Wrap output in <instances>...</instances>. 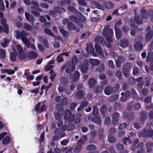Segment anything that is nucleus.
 Here are the masks:
<instances>
[{"label": "nucleus", "instance_id": "0e129e2a", "mask_svg": "<svg viewBox=\"0 0 153 153\" xmlns=\"http://www.w3.org/2000/svg\"><path fill=\"white\" fill-rule=\"evenodd\" d=\"M149 16L151 17L150 18V21L151 22H153V9L149 10L148 11Z\"/></svg>", "mask_w": 153, "mask_h": 153}, {"label": "nucleus", "instance_id": "6ab92c4d", "mask_svg": "<svg viewBox=\"0 0 153 153\" xmlns=\"http://www.w3.org/2000/svg\"><path fill=\"white\" fill-rule=\"evenodd\" d=\"M141 16L143 19H147L149 18L148 12L144 8H142L140 10Z\"/></svg>", "mask_w": 153, "mask_h": 153}, {"label": "nucleus", "instance_id": "e2e57ef3", "mask_svg": "<svg viewBox=\"0 0 153 153\" xmlns=\"http://www.w3.org/2000/svg\"><path fill=\"white\" fill-rule=\"evenodd\" d=\"M55 119L57 120H59L61 119V115L57 111H55L53 113Z\"/></svg>", "mask_w": 153, "mask_h": 153}, {"label": "nucleus", "instance_id": "f3484780", "mask_svg": "<svg viewBox=\"0 0 153 153\" xmlns=\"http://www.w3.org/2000/svg\"><path fill=\"white\" fill-rule=\"evenodd\" d=\"M124 117L128 120H131L134 118V113L132 112L128 113H125L124 114Z\"/></svg>", "mask_w": 153, "mask_h": 153}, {"label": "nucleus", "instance_id": "13d9d810", "mask_svg": "<svg viewBox=\"0 0 153 153\" xmlns=\"http://www.w3.org/2000/svg\"><path fill=\"white\" fill-rule=\"evenodd\" d=\"M69 19L74 23H76L79 20V19L77 16H71L69 17Z\"/></svg>", "mask_w": 153, "mask_h": 153}, {"label": "nucleus", "instance_id": "9d476101", "mask_svg": "<svg viewBox=\"0 0 153 153\" xmlns=\"http://www.w3.org/2000/svg\"><path fill=\"white\" fill-rule=\"evenodd\" d=\"M147 113L145 111H142L139 115V120L141 123H144L148 118Z\"/></svg>", "mask_w": 153, "mask_h": 153}, {"label": "nucleus", "instance_id": "6e6552de", "mask_svg": "<svg viewBox=\"0 0 153 153\" xmlns=\"http://www.w3.org/2000/svg\"><path fill=\"white\" fill-rule=\"evenodd\" d=\"M66 68L65 69V72L68 73H70L74 71L75 69V66L74 64H72L68 61L65 63Z\"/></svg>", "mask_w": 153, "mask_h": 153}, {"label": "nucleus", "instance_id": "37998d69", "mask_svg": "<svg viewBox=\"0 0 153 153\" xmlns=\"http://www.w3.org/2000/svg\"><path fill=\"white\" fill-rule=\"evenodd\" d=\"M108 141L110 143H113L116 141V138L112 134H110L108 136Z\"/></svg>", "mask_w": 153, "mask_h": 153}, {"label": "nucleus", "instance_id": "7ed1b4c3", "mask_svg": "<svg viewBox=\"0 0 153 153\" xmlns=\"http://www.w3.org/2000/svg\"><path fill=\"white\" fill-rule=\"evenodd\" d=\"M132 65L130 62H127L124 64L122 68V72L123 75L126 78L129 76L130 72L131 69Z\"/></svg>", "mask_w": 153, "mask_h": 153}, {"label": "nucleus", "instance_id": "5701e85b", "mask_svg": "<svg viewBox=\"0 0 153 153\" xmlns=\"http://www.w3.org/2000/svg\"><path fill=\"white\" fill-rule=\"evenodd\" d=\"M28 58L31 59H33L36 58L37 56V53L34 51H31L28 53Z\"/></svg>", "mask_w": 153, "mask_h": 153}, {"label": "nucleus", "instance_id": "f257e3e1", "mask_svg": "<svg viewBox=\"0 0 153 153\" xmlns=\"http://www.w3.org/2000/svg\"><path fill=\"white\" fill-rule=\"evenodd\" d=\"M102 34L105 37L108 42L111 43L113 42L114 37L113 30L112 28H110L109 25L104 26Z\"/></svg>", "mask_w": 153, "mask_h": 153}, {"label": "nucleus", "instance_id": "39448f33", "mask_svg": "<svg viewBox=\"0 0 153 153\" xmlns=\"http://www.w3.org/2000/svg\"><path fill=\"white\" fill-rule=\"evenodd\" d=\"M137 40L138 41L136 42L134 45V48L135 50L137 51L142 50L143 48V45L142 43L143 41L142 37L138 36L137 38Z\"/></svg>", "mask_w": 153, "mask_h": 153}, {"label": "nucleus", "instance_id": "7c9ffc66", "mask_svg": "<svg viewBox=\"0 0 153 153\" xmlns=\"http://www.w3.org/2000/svg\"><path fill=\"white\" fill-rule=\"evenodd\" d=\"M131 95L132 98L137 100H139V98L138 97L137 94L135 90L133 88L131 89Z\"/></svg>", "mask_w": 153, "mask_h": 153}, {"label": "nucleus", "instance_id": "a19ab883", "mask_svg": "<svg viewBox=\"0 0 153 153\" xmlns=\"http://www.w3.org/2000/svg\"><path fill=\"white\" fill-rule=\"evenodd\" d=\"M67 8L70 11L75 14H76L78 13L77 9L72 6L69 5L68 6Z\"/></svg>", "mask_w": 153, "mask_h": 153}, {"label": "nucleus", "instance_id": "49530a36", "mask_svg": "<svg viewBox=\"0 0 153 153\" xmlns=\"http://www.w3.org/2000/svg\"><path fill=\"white\" fill-rule=\"evenodd\" d=\"M96 149V146L93 144L89 145L87 147V149L88 151L94 150Z\"/></svg>", "mask_w": 153, "mask_h": 153}, {"label": "nucleus", "instance_id": "052dcab7", "mask_svg": "<svg viewBox=\"0 0 153 153\" xmlns=\"http://www.w3.org/2000/svg\"><path fill=\"white\" fill-rule=\"evenodd\" d=\"M116 76L119 80L122 79L123 76L121 72L120 71H117L115 73Z\"/></svg>", "mask_w": 153, "mask_h": 153}, {"label": "nucleus", "instance_id": "f8f14e48", "mask_svg": "<svg viewBox=\"0 0 153 153\" xmlns=\"http://www.w3.org/2000/svg\"><path fill=\"white\" fill-rule=\"evenodd\" d=\"M79 76V73L77 71H76L74 72V74L73 73H71L69 74V79H72L74 81H76L78 79Z\"/></svg>", "mask_w": 153, "mask_h": 153}, {"label": "nucleus", "instance_id": "4468645a", "mask_svg": "<svg viewBox=\"0 0 153 153\" xmlns=\"http://www.w3.org/2000/svg\"><path fill=\"white\" fill-rule=\"evenodd\" d=\"M25 16L27 21H29L32 25L33 24L35 19L33 15H30L28 12H26L25 13Z\"/></svg>", "mask_w": 153, "mask_h": 153}, {"label": "nucleus", "instance_id": "de8ad7c7", "mask_svg": "<svg viewBox=\"0 0 153 153\" xmlns=\"http://www.w3.org/2000/svg\"><path fill=\"white\" fill-rule=\"evenodd\" d=\"M64 118L68 120L69 122L71 123L73 122L74 120V114H72L69 116L66 117V118Z\"/></svg>", "mask_w": 153, "mask_h": 153}, {"label": "nucleus", "instance_id": "3c124183", "mask_svg": "<svg viewBox=\"0 0 153 153\" xmlns=\"http://www.w3.org/2000/svg\"><path fill=\"white\" fill-rule=\"evenodd\" d=\"M78 60L76 56H73L71 61V64H74L75 66L78 63Z\"/></svg>", "mask_w": 153, "mask_h": 153}, {"label": "nucleus", "instance_id": "473e14b6", "mask_svg": "<svg viewBox=\"0 0 153 153\" xmlns=\"http://www.w3.org/2000/svg\"><path fill=\"white\" fill-rule=\"evenodd\" d=\"M67 27L68 30L71 31L75 29V25L73 22H70L67 24Z\"/></svg>", "mask_w": 153, "mask_h": 153}, {"label": "nucleus", "instance_id": "2f4dec72", "mask_svg": "<svg viewBox=\"0 0 153 153\" xmlns=\"http://www.w3.org/2000/svg\"><path fill=\"white\" fill-rule=\"evenodd\" d=\"M146 60L148 63L153 61V56L152 52H149L148 53Z\"/></svg>", "mask_w": 153, "mask_h": 153}, {"label": "nucleus", "instance_id": "e433bc0d", "mask_svg": "<svg viewBox=\"0 0 153 153\" xmlns=\"http://www.w3.org/2000/svg\"><path fill=\"white\" fill-rule=\"evenodd\" d=\"M92 113V114L94 116H97L99 115V110L97 106L94 105L93 107Z\"/></svg>", "mask_w": 153, "mask_h": 153}, {"label": "nucleus", "instance_id": "393cba45", "mask_svg": "<svg viewBox=\"0 0 153 153\" xmlns=\"http://www.w3.org/2000/svg\"><path fill=\"white\" fill-rule=\"evenodd\" d=\"M58 4L63 6L66 5H69L71 4V0H62L58 1Z\"/></svg>", "mask_w": 153, "mask_h": 153}, {"label": "nucleus", "instance_id": "680f3d73", "mask_svg": "<svg viewBox=\"0 0 153 153\" xmlns=\"http://www.w3.org/2000/svg\"><path fill=\"white\" fill-rule=\"evenodd\" d=\"M24 28L27 30L31 31L32 30V28L31 26L29 24H25L24 25Z\"/></svg>", "mask_w": 153, "mask_h": 153}, {"label": "nucleus", "instance_id": "bb28decb", "mask_svg": "<svg viewBox=\"0 0 153 153\" xmlns=\"http://www.w3.org/2000/svg\"><path fill=\"white\" fill-rule=\"evenodd\" d=\"M134 19L135 22L138 25H140L143 22V19L140 17L138 15L134 16Z\"/></svg>", "mask_w": 153, "mask_h": 153}, {"label": "nucleus", "instance_id": "a18cd8bd", "mask_svg": "<svg viewBox=\"0 0 153 153\" xmlns=\"http://www.w3.org/2000/svg\"><path fill=\"white\" fill-rule=\"evenodd\" d=\"M10 42V41L7 38H4L3 42H2L1 44V46L4 48H6L7 46H8L7 45Z\"/></svg>", "mask_w": 153, "mask_h": 153}, {"label": "nucleus", "instance_id": "5fc2aeb1", "mask_svg": "<svg viewBox=\"0 0 153 153\" xmlns=\"http://www.w3.org/2000/svg\"><path fill=\"white\" fill-rule=\"evenodd\" d=\"M0 55L1 57L3 59L5 58L6 55L5 50L4 49H0Z\"/></svg>", "mask_w": 153, "mask_h": 153}, {"label": "nucleus", "instance_id": "79ce46f5", "mask_svg": "<svg viewBox=\"0 0 153 153\" xmlns=\"http://www.w3.org/2000/svg\"><path fill=\"white\" fill-rule=\"evenodd\" d=\"M108 108L105 105H102L100 108V112L101 113L104 115L107 111Z\"/></svg>", "mask_w": 153, "mask_h": 153}, {"label": "nucleus", "instance_id": "a211bd4d", "mask_svg": "<svg viewBox=\"0 0 153 153\" xmlns=\"http://www.w3.org/2000/svg\"><path fill=\"white\" fill-rule=\"evenodd\" d=\"M103 6L107 9H111L114 7V4L110 2H105L103 3Z\"/></svg>", "mask_w": 153, "mask_h": 153}, {"label": "nucleus", "instance_id": "c85d7f7f", "mask_svg": "<svg viewBox=\"0 0 153 153\" xmlns=\"http://www.w3.org/2000/svg\"><path fill=\"white\" fill-rule=\"evenodd\" d=\"M60 83L64 86L67 85L68 83V79L64 76L60 78Z\"/></svg>", "mask_w": 153, "mask_h": 153}, {"label": "nucleus", "instance_id": "ddd939ff", "mask_svg": "<svg viewBox=\"0 0 153 153\" xmlns=\"http://www.w3.org/2000/svg\"><path fill=\"white\" fill-rule=\"evenodd\" d=\"M153 36V31L150 29L147 32L145 37V40L149 42L151 40Z\"/></svg>", "mask_w": 153, "mask_h": 153}, {"label": "nucleus", "instance_id": "72a5a7b5", "mask_svg": "<svg viewBox=\"0 0 153 153\" xmlns=\"http://www.w3.org/2000/svg\"><path fill=\"white\" fill-rule=\"evenodd\" d=\"M92 121L97 124H100L101 123L100 118L99 116H96L92 119Z\"/></svg>", "mask_w": 153, "mask_h": 153}, {"label": "nucleus", "instance_id": "c9c22d12", "mask_svg": "<svg viewBox=\"0 0 153 153\" xmlns=\"http://www.w3.org/2000/svg\"><path fill=\"white\" fill-rule=\"evenodd\" d=\"M76 96L78 99H81L84 96V92L82 90L78 91L76 94Z\"/></svg>", "mask_w": 153, "mask_h": 153}, {"label": "nucleus", "instance_id": "1a4fd4ad", "mask_svg": "<svg viewBox=\"0 0 153 153\" xmlns=\"http://www.w3.org/2000/svg\"><path fill=\"white\" fill-rule=\"evenodd\" d=\"M121 95L122 96L120 98V100L123 102L127 101L130 96L131 93L128 91H126L125 92H121Z\"/></svg>", "mask_w": 153, "mask_h": 153}, {"label": "nucleus", "instance_id": "4c0bfd02", "mask_svg": "<svg viewBox=\"0 0 153 153\" xmlns=\"http://www.w3.org/2000/svg\"><path fill=\"white\" fill-rule=\"evenodd\" d=\"M27 58V53H19L18 58L21 60H25Z\"/></svg>", "mask_w": 153, "mask_h": 153}, {"label": "nucleus", "instance_id": "4d7b16f0", "mask_svg": "<svg viewBox=\"0 0 153 153\" xmlns=\"http://www.w3.org/2000/svg\"><path fill=\"white\" fill-rule=\"evenodd\" d=\"M60 32L65 37H68L69 36L68 33L63 28H62L60 29Z\"/></svg>", "mask_w": 153, "mask_h": 153}, {"label": "nucleus", "instance_id": "4be33fe9", "mask_svg": "<svg viewBox=\"0 0 153 153\" xmlns=\"http://www.w3.org/2000/svg\"><path fill=\"white\" fill-rule=\"evenodd\" d=\"M88 84L90 88H93L97 83V80L95 78H91L88 81Z\"/></svg>", "mask_w": 153, "mask_h": 153}, {"label": "nucleus", "instance_id": "f704fd0d", "mask_svg": "<svg viewBox=\"0 0 153 153\" xmlns=\"http://www.w3.org/2000/svg\"><path fill=\"white\" fill-rule=\"evenodd\" d=\"M54 10L56 12L60 13L62 12H65V9L64 8L59 6L55 7H54Z\"/></svg>", "mask_w": 153, "mask_h": 153}, {"label": "nucleus", "instance_id": "09e8293b", "mask_svg": "<svg viewBox=\"0 0 153 153\" xmlns=\"http://www.w3.org/2000/svg\"><path fill=\"white\" fill-rule=\"evenodd\" d=\"M82 149V145L81 144H78L75 147L74 150V152L75 153H78L79 152L81 151Z\"/></svg>", "mask_w": 153, "mask_h": 153}, {"label": "nucleus", "instance_id": "338daca9", "mask_svg": "<svg viewBox=\"0 0 153 153\" xmlns=\"http://www.w3.org/2000/svg\"><path fill=\"white\" fill-rule=\"evenodd\" d=\"M16 48L18 53H23V50L22 46L19 44H18L16 45Z\"/></svg>", "mask_w": 153, "mask_h": 153}, {"label": "nucleus", "instance_id": "603ef678", "mask_svg": "<svg viewBox=\"0 0 153 153\" xmlns=\"http://www.w3.org/2000/svg\"><path fill=\"white\" fill-rule=\"evenodd\" d=\"M50 78L51 81H53L54 78L56 76V74L55 72L53 70H51L50 72Z\"/></svg>", "mask_w": 153, "mask_h": 153}, {"label": "nucleus", "instance_id": "8fccbe9b", "mask_svg": "<svg viewBox=\"0 0 153 153\" xmlns=\"http://www.w3.org/2000/svg\"><path fill=\"white\" fill-rule=\"evenodd\" d=\"M105 67L103 64H101L97 67L96 69L97 71L101 72L104 70Z\"/></svg>", "mask_w": 153, "mask_h": 153}, {"label": "nucleus", "instance_id": "a878e982", "mask_svg": "<svg viewBox=\"0 0 153 153\" xmlns=\"http://www.w3.org/2000/svg\"><path fill=\"white\" fill-rule=\"evenodd\" d=\"M17 55V52L16 51L10 53V60L13 62L16 61V56Z\"/></svg>", "mask_w": 153, "mask_h": 153}, {"label": "nucleus", "instance_id": "f03ea898", "mask_svg": "<svg viewBox=\"0 0 153 153\" xmlns=\"http://www.w3.org/2000/svg\"><path fill=\"white\" fill-rule=\"evenodd\" d=\"M15 36L17 39H21L22 42L27 48L30 47V42L29 39L26 38L27 36V33L24 30L20 32L19 30L15 31Z\"/></svg>", "mask_w": 153, "mask_h": 153}, {"label": "nucleus", "instance_id": "bf43d9fd", "mask_svg": "<svg viewBox=\"0 0 153 153\" xmlns=\"http://www.w3.org/2000/svg\"><path fill=\"white\" fill-rule=\"evenodd\" d=\"M54 133L55 135H60L62 133V132L61 129L60 128H56L54 131Z\"/></svg>", "mask_w": 153, "mask_h": 153}, {"label": "nucleus", "instance_id": "c03bdc74", "mask_svg": "<svg viewBox=\"0 0 153 153\" xmlns=\"http://www.w3.org/2000/svg\"><path fill=\"white\" fill-rule=\"evenodd\" d=\"M123 143L126 145L130 144L131 143V140L129 138L125 137L122 140Z\"/></svg>", "mask_w": 153, "mask_h": 153}, {"label": "nucleus", "instance_id": "423d86ee", "mask_svg": "<svg viewBox=\"0 0 153 153\" xmlns=\"http://www.w3.org/2000/svg\"><path fill=\"white\" fill-rule=\"evenodd\" d=\"M141 135L144 138L151 137L153 136V130L151 129L147 130L146 128H144L141 132Z\"/></svg>", "mask_w": 153, "mask_h": 153}, {"label": "nucleus", "instance_id": "b1692460", "mask_svg": "<svg viewBox=\"0 0 153 153\" xmlns=\"http://www.w3.org/2000/svg\"><path fill=\"white\" fill-rule=\"evenodd\" d=\"M94 47L97 53L100 55H102V50L101 46L98 43H96Z\"/></svg>", "mask_w": 153, "mask_h": 153}, {"label": "nucleus", "instance_id": "6e6d98bb", "mask_svg": "<svg viewBox=\"0 0 153 153\" xmlns=\"http://www.w3.org/2000/svg\"><path fill=\"white\" fill-rule=\"evenodd\" d=\"M104 132L103 129H100L98 133L99 139L102 140L103 139L104 137Z\"/></svg>", "mask_w": 153, "mask_h": 153}, {"label": "nucleus", "instance_id": "cd10ccee", "mask_svg": "<svg viewBox=\"0 0 153 153\" xmlns=\"http://www.w3.org/2000/svg\"><path fill=\"white\" fill-rule=\"evenodd\" d=\"M65 135V133L63 132L60 135H54L52 138V140L56 141H58L61 138L64 137Z\"/></svg>", "mask_w": 153, "mask_h": 153}, {"label": "nucleus", "instance_id": "9b49d317", "mask_svg": "<svg viewBox=\"0 0 153 153\" xmlns=\"http://www.w3.org/2000/svg\"><path fill=\"white\" fill-rule=\"evenodd\" d=\"M129 43V40L128 39L123 38L120 41L119 45L121 47L124 48L128 46Z\"/></svg>", "mask_w": 153, "mask_h": 153}, {"label": "nucleus", "instance_id": "dca6fc26", "mask_svg": "<svg viewBox=\"0 0 153 153\" xmlns=\"http://www.w3.org/2000/svg\"><path fill=\"white\" fill-rule=\"evenodd\" d=\"M95 40L96 42H97L101 45H104L106 42V41L104 38L100 36L96 37L95 38Z\"/></svg>", "mask_w": 153, "mask_h": 153}, {"label": "nucleus", "instance_id": "20e7f679", "mask_svg": "<svg viewBox=\"0 0 153 153\" xmlns=\"http://www.w3.org/2000/svg\"><path fill=\"white\" fill-rule=\"evenodd\" d=\"M119 85L117 84H115V90H114V87H112L111 86H108L105 88L104 92L105 94L107 95H109L112 93L114 94L116 93L117 91L119 90Z\"/></svg>", "mask_w": 153, "mask_h": 153}, {"label": "nucleus", "instance_id": "864d4df0", "mask_svg": "<svg viewBox=\"0 0 153 153\" xmlns=\"http://www.w3.org/2000/svg\"><path fill=\"white\" fill-rule=\"evenodd\" d=\"M44 32L46 34L51 36L53 37H54L55 36V35L53 34L51 30L48 28H45L44 30Z\"/></svg>", "mask_w": 153, "mask_h": 153}, {"label": "nucleus", "instance_id": "412c9836", "mask_svg": "<svg viewBox=\"0 0 153 153\" xmlns=\"http://www.w3.org/2000/svg\"><path fill=\"white\" fill-rule=\"evenodd\" d=\"M120 114L117 112H115L112 115L113 123L114 124H117L119 121Z\"/></svg>", "mask_w": 153, "mask_h": 153}, {"label": "nucleus", "instance_id": "69168bd1", "mask_svg": "<svg viewBox=\"0 0 153 153\" xmlns=\"http://www.w3.org/2000/svg\"><path fill=\"white\" fill-rule=\"evenodd\" d=\"M77 2L79 5L85 6L86 3L84 0H77Z\"/></svg>", "mask_w": 153, "mask_h": 153}, {"label": "nucleus", "instance_id": "58836bf2", "mask_svg": "<svg viewBox=\"0 0 153 153\" xmlns=\"http://www.w3.org/2000/svg\"><path fill=\"white\" fill-rule=\"evenodd\" d=\"M10 137L7 136L3 139L2 140V143L4 145H7L10 143Z\"/></svg>", "mask_w": 153, "mask_h": 153}, {"label": "nucleus", "instance_id": "c756f323", "mask_svg": "<svg viewBox=\"0 0 153 153\" xmlns=\"http://www.w3.org/2000/svg\"><path fill=\"white\" fill-rule=\"evenodd\" d=\"M89 62L93 66H96L100 63V61L97 59H90Z\"/></svg>", "mask_w": 153, "mask_h": 153}, {"label": "nucleus", "instance_id": "aec40b11", "mask_svg": "<svg viewBox=\"0 0 153 153\" xmlns=\"http://www.w3.org/2000/svg\"><path fill=\"white\" fill-rule=\"evenodd\" d=\"M114 30L116 38L117 39H120L122 37V33L121 30L120 28H116L115 27Z\"/></svg>", "mask_w": 153, "mask_h": 153}, {"label": "nucleus", "instance_id": "774afa93", "mask_svg": "<svg viewBox=\"0 0 153 153\" xmlns=\"http://www.w3.org/2000/svg\"><path fill=\"white\" fill-rule=\"evenodd\" d=\"M129 30V27L127 25L124 26L122 29V31L125 33H127L128 32Z\"/></svg>", "mask_w": 153, "mask_h": 153}, {"label": "nucleus", "instance_id": "0eeeda50", "mask_svg": "<svg viewBox=\"0 0 153 153\" xmlns=\"http://www.w3.org/2000/svg\"><path fill=\"white\" fill-rule=\"evenodd\" d=\"M89 66V62L87 59L84 60L82 63L79 66L81 72L83 73H85L87 71Z\"/></svg>", "mask_w": 153, "mask_h": 153}, {"label": "nucleus", "instance_id": "ea45409f", "mask_svg": "<svg viewBox=\"0 0 153 153\" xmlns=\"http://www.w3.org/2000/svg\"><path fill=\"white\" fill-rule=\"evenodd\" d=\"M103 88L102 85L97 86L94 88V92L96 93H100L103 89Z\"/></svg>", "mask_w": 153, "mask_h": 153}, {"label": "nucleus", "instance_id": "2eb2a0df", "mask_svg": "<svg viewBox=\"0 0 153 153\" xmlns=\"http://www.w3.org/2000/svg\"><path fill=\"white\" fill-rule=\"evenodd\" d=\"M57 112L62 115H63L65 113V111L64 108L63 106L59 104H58L56 106Z\"/></svg>", "mask_w": 153, "mask_h": 153}]
</instances>
